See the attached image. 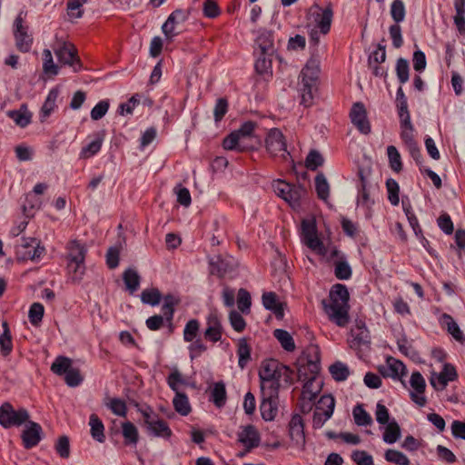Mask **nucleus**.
<instances>
[{"label": "nucleus", "instance_id": "nucleus-1", "mask_svg": "<svg viewBox=\"0 0 465 465\" xmlns=\"http://www.w3.org/2000/svg\"><path fill=\"white\" fill-rule=\"evenodd\" d=\"M297 376L299 381H305L302 399L313 401L321 391V386L313 390V382L321 371V355L318 345L311 344L297 361Z\"/></svg>", "mask_w": 465, "mask_h": 465}, {"label": "nucleus", "instance_id": "nucleus-2", "mask_svg": "<svg viewBox=\"0 0 465 465\" xmlns=\"http://www.w3.org/2000/svg\"><path fill=\"white\" fill-rule=\"evenodd\" d=\"M331 302L322 300V304L324 312L328 315L330 321L339 327H344L349 323V300L350 293L348 288L341 283L332 285L329 294Z\"/></svg>", "mask_w": 465, "mask_h": 465}, {"label": "nucleus", "instance_id": "nucleus-3", "mask_svg": "<svg viewBox=\"0 0 465 465\" xmlns=\"http://www.w3.org/2000/svg\"><path fill=\"white\" fill-rule=\"evenodd\" d=\"M138 411L143 418V424L149 436L163 440H169L172 437L173 431L168 423L160 419L150 406H146L144 409L138 408Z\"/></svg>", "mask_w": 465, "mask_h": 465}, {"label": "nucleus", "instance_id": "nucleus-4", "mask_svg": "<svg viewBox=\"0 0 465 465\" xmlns=\"http://www.w3.org/2000/svg\"><path fill=\"white\" fill-rule=\"evenodd\" d=\"M29 418V412L25 408L15 410L8 401L0 406V425L5 429L19 427L25 424Z\"/></svg>", "mask_w": 465, "mask_h": 465}, {"label": "nucleus", "instance_id": "nucleus-5", "mask_svg": "<svg viewBox=\"0 0 465 465\" xmlns=\"http://www.w3.org/2000/svg\"><path fill=\"white\" fill-rule=\"evenodd\" d=\"M68 267L79 277L84 273V260L87 249L84 244L77 240L71 241L68 243Z\"/></svg>", "mask_w": 465, "mask_h": 465}, {"label": "nucleus", "instance_id": "nucleus-6", "mask_svg": "<svg viewBox=\"0 0 465 465\" xmlns=\"http://www.w3.org/2000/svg\"><path fill=\"white\" fill-rule=\"evenodd\" d=\"M265 145L268 153L272 156H281L284 161L290 157L287 151L286 141L283 134L277 128H272L267 134Z\"/></svg>", "mask_w": 465, "mask_h": 465}, {"label": "nucleus", "instance_id": "nucleus-7", "mask_svg": "<svg viewBox=\"0 0 465 465\" xmlns=\"http://www.w3.org/2000/svg\"><path fill=\"white\" fill-rule=\"evenodd\" d=\"M294 371L287 365L282 363L279 366V372L275 373L272 381H269L265 387V391L270 392V397H278L281 387L287 388L293 383Z\"/></svg>", "mask_w": 465, "mask_h": 465}, {"label": "nucleus", "instance_id": "nucleus-8", "mask_svg": "<svg viewBox=\"0 0 465 465\" xmlns=\"http://www.w3.org/2000/svg\"><path fill=\"white\" fill-rule=\"evenodd\" d=\"M45 252L44 246L35 238H23L22 243L17 247V257L23 261H38Z\"/></svg>", "mask_w": 465, "mask_h": 465}, {"label": "nucleus", "instance_id": "nucleus-9", "mask_svg": "<svg viewBox=\"0 0 465 465\" xmlns=\"http://www.w3.org/2000/svg\"><path fill=\"white\" fill-rule=\"evenodd\" d=\"M14 35L17 49L22 53L29 52L33 37L28 34V27L24 25L23 11L18 14L14 22Z\"/></svg>", "mask_w": 465, "mask_h": 465}, {"label": "nucleus", "instance_id": "nucleus-10", "mask_svg": "<svg viewBox=\"0 0 465 465\" xmlns=\"http://www.w3.org/2000/svg\"><path fill=\"white\" fill-rule=\"evenodd\" d=\"M210 274L222 279L234 271L236 263L232 256L215 255L208 258Z\"/></svg>", "mask_w": 465, "mask_h": 465}, {"label": "nucleus", "instance_id": "nucleus-11", "mask_svg": "<svg viewBox=\"0 0 465 465\" xmlns=\"http://www.w3.org/2000/svg\"><path fill=\"white\" fill-rule=\"evenodd\" d=\"M54 54L60 63L72 66L74 72L76 73L81 70L82 63L73 44L63 43L61 46L54 50Z\"/></svg>", "mask_w": 465, "mask_h": 465}, {"label": "nucleus", "instance_id": "nucleus-12", "mask_svg": "<svg viewBox=\"0 0 465 465\" xmlns=\"http://www.w3.org/2000/svg\"><path fill=\"white\" fill-rule=\"evenodd\" d=\"M25 427L21 433L23 446L26 450L33 449L37 446L43 438V429L41 425L35 421L28 420Z\"/></svg>", "mask_w": 465, "mask_h": 465}, {"label": "nucleus", "instance_id": "nucleus-13", "mask_svg": "<svg viewBox=\"0 0 465 465\" xmlns=\"http://www.w3.org/2000/svg\"><path fill=\"white\" fill-rule=\"evenodd\" d=\"M288 432L292 444L304 450L305 448V432L303 419L300 414H293L288 424Z\"/></svg>", "mask_w": 465, "mask_h": 465}, {"label": "nucleus", "instance_id": "nucleus-14", "mask_svg": "<svg viewBox=\"0 0 465 465\" xmlns=\"http://www.w3.org/2000/svg\"><path fill=\"white\" fill-rule=\"evenodd\" d=\"M311 12L314 16V22L321 33L326 35L330 32L331 25L333 17L331 4H328L325 8H321L318 5H314L311 8Z\"/></svg>", "mask_w": 465, "mask_h": 465}, {"label": "nucleus", "instance_id": "nucleus-15", "mask_svg": "<svg viewBox=\"0 0 465 465\" xmlns=\"http://www.w3.org/2000/svg\"><path fill=\"white\" fill-rule=\"evenodd\" d=\"M350 117L351 123L361 134H368L371 133V124L367 118L365 106L361 102L353 104L350 112Z\"/></svg>", "mask_w": 465, "mask_h": 465}, {"label": "nucleus", "instance_id": "nucleus-16", "mask_svg": "<svg viewBox=\"0 0 465 465\" xmlns=\"http://www.w3.org/2000/svg\"><path fill=\"white\" fill-rule=\"evenodd\" d=\"M237 437L238 441L245 447L246 451L257 448L261 442L260 433L255 426L252 424L241 427Z\"/></svg>", "mask_w": 465, "mask_h": 465}, {"label": "nucleus", "instance_id": "nucleus-17", "mask_svg": "<svg viewBox=\"0 0 465 465\" xmlns=\"http://www.w3.org/2000/svg\"><path fill=\"white\" fill-rule=\"evenodd\" d=\"M411 386L414 391L410 392L411 399L420 407H423L427 403V400L423 395L426 389V382L423 376L419 371L412 372L410 381Z\"/></svg>", "mask_w": 465, "mask_h": 465}, {"label": "nucleus", "instance_id": "nucleus-18", "mask_svg": "<svg viewBox=\"0 0 465 465\" xmlns=\"http://www.w3.org/2000/svg\"><path fill=\"white\" fill-rule=\"evenodd\" d=\"M267 55H273L276 52L274 46L273 32L267 29H261L258 31V35L255 39V51Z\"/></svg>", "mask_w": 465, "mask_h": 465}, {"label": "nucleus", "instance_id": "nucleus-19", "mask_svg": "<svg viewBox=\"0 0 465 465\" xmlns=\"http://www.w3.org/2000/svg\"><path fill=\"white\" fill-rule=\"evenodd\" d=\"M385 366H380L379 371L383 377H391L393 379H399L402 384L405 385L401 378L406 375V366L402 361L393 357H388Z\"/></svg>", "mask_w": 465, "mask_h": 465}, {"label": "nucleus", "instance_id": "nucleus-20", "mask_svg": "<svg viewBox=\"0 0 465 465\" xmlns=\"http://www.w3.org/2000/svg\"><path fill=\"white\" fill-rule=\"evenodd\" d=\"M281 362L274 359H268L262 361L259 370V378L261 381L262 392L265 391V387L269 381L273 382L275 373L279 372V366Z\"/></svg>", "mask_w": 465, "mask_h": 465}, {"label": "nucleus", "instance_id": "nucleus-21", "mask_svg": "<svg viewBox=\"0 0 465 465\" xmlns=\"http://www.w3.org/2000/svg\"><path fill=\"white\" fill-rule=\"evenodd\" d=\"M189 12L183 9H176L168 16L162 26L163 33L167 39H173V37L177 35V33L174 32L175 25L183 23L187 20Z\"/></svg>", "mask_w": 465, "mask_h": 465}, {"label": "nucleus", "instance_id": "nucleus-22", "mask_svg": "<svg viewBox=\"0 0 465 465\" xmlns=\"http://www.w3.org/2000/svg\"><path fill=\"white\" fill-rule=\"evenodd\" d=\"M262 305L268 311H271L277 319L282 320L284 316L285 304L279 301L278 296L273 292H263L262 296Z\"/></svg>", "mask_w": 465, "mask_h": 465}, {"label": "nucleus", "instance_id": "nucleus-23", "mask_svg": "<svg viewBox=\"0 0 465 465\" xmlns=\"http://www.w3.org/2000/svg\"><path fill=\"white\" fill-rule=\"evenodd\" d=\"M263 399L260 405L262 418L266 421L274 420L278 412L277 400L278 397H270V392H262Z\"/></svg>", "mask_w": 465, "mask_h": 465}, {"label": "nucleus", "instance_id": "nucleus-24", "mask_svg": "<svg viewBox=\"0 0 465 465\" xmlns=\"http://www.w3.org/2000/svg\"><path fill=\"white\" fill-rule=\"evenodd\" d=\"M353 336L352 347H361L371 343L370 332L362 320H356L354 328L351 329Z\"/></svg>", "mask_w": 465, "mask_h": 465}, {"label": "nucleus", "instance_id": "nucleus-25", "mask_svg": "<svg viewBox=\"0 0 465 465\" xmlns=\"http://www.w3.org/2000/svg\"><path fill=\"white\" fill-rule=\"evenodd\" d=\"M94 139L88 144L84 146L80 153V158L88 159L95 155L102 147L103 142L105 137V131L101 130L94 134Z\"/></svg>", "mask_w": 465, "mask_h": 465}, {"label": "nucleus", "instance_id": "nucleus-26", "mask_svg": "<svg viewBox=\"0 0 465 465\" xmlns=\"http://www.w3.org/2000/svg\"><path fill=\"white\" fill-rule=\"evenodd\" d=\"M121 433L125 446L136 447L139 441V431L133 422L129 420L122 422Z\"/></svg>", "mask_w": 465, "mask_h": 465}, {"label": "nucleus", "instance_id": "nucleus-27", "mask_svg": "<svg viewBox=\"0 0 465 465\" xmlns=\"http://www.w3.org/2000/svg\"><path fill=\"white\" fill-rule=\"evenodd\" d=\"M163 299V303L162 306V316H163L165 322L173 321L175 312V307L181 302V300L179 297L172 293L165 294Z\"/></svg>", "mask_w": 465, "mask_h": 465}, {"label": "nucleus", "instance_id": "nucleus-28", "mask_svg": "<svg viewBox=\"0 0 465 465\" xmlns=\"http://www.w3.org/2000/svg\"><path fill=\"white\" fill-rule=\"evenodd\" d=\"M210 401H213L217 408H223L226 404L227 394L223 381H217L213 384L211 390Z\"/></svg>", "mask_w": 465, "mask_h": 465}, {"label": "nucleus", "instance_id": "nucleus-29", "mask_svg": "<svg viewBox=\"0 0 465 465\" xmlns=\"http://www.w3.org/2000/svg\"><path fill=\"white\" fill-rule=\"evenodd\" d=\"M7 115L20 127H25L31 123L32 114L25 104L21 105L19 110L8 111Z\"/></svg>", "mask_w": 465, "mask_h": 465}, {"label": "nucleus", "instance_id": "nucleus-30", "mask_svg": "<svg viewBox=\"0 0 465 465\" xmlns=\"http://www.w3.org/2000/svg\"><path fill=\"white\" fill-rule=\"evenodd\" d=\"M89 426L93 439L100 443L104 442V426L102 420L96 414H91L89 419Z\"/></svg>", "mask_w": 465, "mask_h": 465}, {"label": "nucleus", "instance_id": "nucleus-31", "mask_svg": "<svg viewBox=\"0 0 465 465\" xmlns=\"http://www.w3.org/2000/svg\"><path fill=\"white\" fill-rule=\"evenodd\" d=\"M254 53L257 55V59L254 64L256 73L261 75L272 74V62L273 55H267L258 52Z\"/></svg>", "mask_w": 465, "mask_h": 465}, {"label": "nucleus", "instance_id": "nucleus-32", "mask_svg": "<svg viewBox=\"0 0 465 465\" xmlns=\"http://www.w3.org/2000/svg\"><path fill=\"white\" fill-rule=\"evenodd\" d=\"M442 321L443 323L447 326L448 332L459 342L464 343L465 342V335L460 329L459 325L456 323V322L453 320V318L447 314H442Z\"/></svg>", "mask_w": 465, "mask_h": 465}, {"label": "nucleus", "instance_id": "nucleus-33", "mask_svg": "<svg viewBox=\"0 0 465 465\" xmlns=\"http://www.w3.org/2000/svg\"><path fill=\"white\" fill-rule=\"evenodd\" d=\"M359 175L361 178V187L359 189L357 203L358 205L370 209L374 203V201L370 196V193L369 190L367 189L366 181L362 172H360Z\"/></svg>", "mask_w": 465, "mask_h": 465}, {"label": "nucleus", "instance_id": "nucleus-34", "mask_svg": "<svg viewBox=\"0 0 465 465\" xmlns=\"http://www.w3.org/2000/svg\"><path fill=\"white\" fill-rule=\"evenodd\" d=\"M173 404L174 410L183 416H187L191 412L189 400L184 392L175 391Z\"/></svg>", "mask_w": 465, "mask_h": 465}, {"label": "nucleus", "instance_id": "nucleus-35", "mask_svg": "<svg viewBox=\"0 0 465 465\" xmlns=\"http://www.w3.org/2000/svg\"><path fill=\"white\" fill-rule=\"evenodd\" d=\"M237 347L238 365L241 369H244L251 360V347L246 338L240 339Z\"/></svg>", "mask_w": 465, "mask_h": 465}, {"label": "nucleus", "instance_id": "nucleus-36", "mask_svg": "<svg viewBox=\"0 0 465 465\" xmlns=\"http://www.w3.org/2000/svg\"><path fill=\"white\" fill-rule=\"evenodd\" d=\"M123 280L127 290L131 293H134L138 290L141 278L135 270L131 268L125 270L123 273Z\"/></svg>", "mask_w": 465, "mask_h": 465}, {"label": "nucleus", "instance_id": "nucleus-37", "mask_svg": "<svg viewBox=\"0 0 465 465\" xmlns=\"http://www.w3.org/2000/svg\"><path fill=\"white\" fill-rule=\"evenodd\" d=\"M4 331L0 335V352L2 356H8L13 350L11 332L6 322H3Z\"/></svg>", "mask_w": 465, "mask_h": 465}, {"label": "nucleus", "instance_id": "nucleus-38", "mask_svg": "<svg viewBox=\"0 0 465 465\" xmlns=\"http://www.w3.org/2000/svg\"><path fill=\"white\" fill-rule=\"evenodd\" d=\"M335 407V399L331 394L322 395L315 405V410H318L327 418H331Z\"/></svg>", "mask_w": 465, "mask_h": 465}, {"label": "nucleus", "instance_id": "nucleus-39", "mask_svg": "<svg viewBox=\"0 0 465 465\" xmlns=\"http://www.w3.org/2000/svg\"><path fill=\"white\" fill-rule=\"evenodd\" d=\"M401 437V428L395 420H391L387 423L385 430L383 432V440L388 444L396 442Z\"/></svg>", "mask_w": 465, "mask_h": 465}, {"label": "nucleus", "instance_id": "nucleus-40", "mask_svg": "<svg viewBox=\"0 0 465 465\" xmlns=\"http://www.w3.org/2000/svg\"><path fill=\"white\" fill-rule=\"evenodd\" d=\"M315 190L318 198L327 202L330 196V185L322 173H319L315 177Z\"/></svg>", "mask_w": 465, "mask_h": 465}, {"label": "nucleus", "instance_id": "nucleus-41", "mask_svg": "<svg viewBox=\"0 0 465 465\" xmlns=\"http://www.w3.org/2000/svg\"><path fill=\"white\" fill-rule=\"evenodd\" d=\"M302 81L310 84H316L319 75V67L315 61L310 60L301 72Z\"/></svg>", "mask_w": 465, "mask_h": 465}, {"label": "nucleus", "instance_id": "nucleus-42", "mask_svg": "<svg viewBox=\"0 0 465 465\" xmlns=\"http://www.w3.org/2000/svg\"><path fill=\"white\" fill-rule=\"evenodd\" d=\"M273 336L278 340L282 347L286 351H293L295 350L293 338L287 331L282 329H276L273 331Z\"/></svg>", "mask_w": 465, "mask_h": 465}, {"label": "nucleus", "instance_id": "nucleus-43", "mask_svg": "<svg viewBox=\"0 0 465 465\" xmlns=\"http://www.w3.org/2000/svg\"><path fill=\"white\" fill-rule=\"evenodd\" d=\"M59 95V92L57 89H52L48 93V95L41 108V117L47 118L50 116L52 112L54 110L56 104V100Z\"/></svg>", "mask_w": 465, "mask_h": 465}, {"label": "nucleus", "instance_id": "nucleus-44", "mask_svg": "<svg viewBox=\"0 0 465 465\" xmlns=\"http://www.w3.org/2000/svg\"><path fill=\"white\" fill-rule=\"evenodd\" d=\"M329 371L336 381H343L350 375V370L345 363L336 361L329 367Z\"/></svg>", "mask_w": 465, "mask_h": 465}, {"label": "nucleus", "instance_id": "nucleus-45", "mask_svg": "<svg viewBox=\"0 0 465 465\" xmlns=\"http://www.w3.org/2000/svg\"><path fill=\"white\" fill-rule=\"evenodd\" d=\"M72 368V360L65 356H58L51 365V371L58 375H64Z\"/></svg>", "mask_w": 465, "mask_h": 465}, {"label": "nucleus", "instance_id": "nucleus-46", "mask_svg": "<svg viewBox=\"0 0 465 465\" xmlns=\"http://www.w3.org/2000/svg\"><path fill=\"white\" fill-rule=\"evenodd\" d=\"M352 415L358 426H369L372 423L371 415L364 410L362 404H357L353 408Z\"/></svg>", "mask_w": 465, "mask_h": 465}, {"label": "nucleus", "instance_id": "nucleus-47", "mask_svg": "<svg viewBox=\"0 0 465 465\" xmlns=\"http://www.w3.org/2000/svg\"><path fill=\"white\" fill-rule=\"evenodd\" d=\"M88 0H68L66 4V11L69 18L75 19L81 18L84 15L83 5Z\"/></svg>", "mask_w": 465, "mask_h": 465}, {"label": "nucleus", "instance_id": "nucleus-48", "mask_svg": "<svg viewBox=\"0 0 465 465\" xmlns=\"http://www.w3.org/2000/svg\"><path fill=\"white\" fill-rule=\"evenodd\" d=\"M384 458L388 462L396 465H410V459L401 451L389 449L385 451Z\"/></svg>", "mask_w": 465, "mask_h": 465}, {"label": "nucleus", "instance_id": "nucleus-49", "mask_svg": "<svg viewBox=\"0 0 465 465\" xmlns=\"http://www.w3.org/2000/svg\"><path fill=\"white\" fill-rule=\"evenodd\" d=\"M305 193L303 186H296L292 184L285 202H287L292 208L300 207V200L302 194Z\"/></svg>", "mask_w": 465, "mask_h": 465}, {"label": "nucleus", "instance_id": "nucleus-50", "mask_svg": "<svg viewBox=\"0 0 465 465\" xmlns=\"http://www.w3.org/2000/svg\"><path fill=\"white\" fill-rule=\"evenodd\" d=\"M441 380V390H444L449 381H454L458 379V373L455 367L450 363H445L442 371L440 372Z\"/></svg>", "mask_w": 465, "mask_h": 465}, {"label": "nucleus", "instance_id": "nucleus-51", "mask_svg": "<svg viewBox=\"0 0 465 465\" xmlns=\"http://www.w3.org/2000/svg\"><path fill=\"white\" fill-rule=\"evenodd\" d=\"M141 300L145 304L156 306L162 300V294L156 288L145 289L141 293Z\"/></svg>", "mask_w": 465, "mask_h": 465}, {"label": "nucleus", "instance_id": "nucleus-52", "mask_svg": "<svg viewBox=\"0 0 465 465\" xmlns=\"http://www.w3.org/2000/svg\"><path fill=\"white\" fill-rule=\"evenodd\" d=\"M200 331V322L197 319H191L183 329V340L186 342L193 341L197 338Z\"/></svg>", "mask_w": 465, "mask_h": 465}, {"label": "nucleus", "instance_id": "nucleus-53", "mask_svg": "<svg viewBox=\"0 0 465 465\" xmlns=\"http://www.w3.org/2000/svg\"><path fill=\"white\" fill-rule=\"evenodd\" d=\"M251 305L252 299L250 292L247 290L241 288L238 291L237 295V306L239 311L242 313H249Z\"/></svg>", "mask_w": 465, "mask_h": 465}, {"label": "nucleus", "instance_id": "nucleus-54", "mask_svg": "<svg viewBox=\"0 0 465 465\" xmlns=\"http://www.w3.org/2000/svg\"><path fill=\"white\" fill-rule=\"evenodd\" d=\"M387 154H388V158H389L390 167L394 172H397V173L401 172L402 169V163H401V154L398 152L397 148L393 145H389L387 147Z\"/></svg>", "mask_w": 465, "mask_h": 465}, {"label": "nucleus", "instance_id": "nucleus-55", "mask_svg": "<svg viewBox=\"0 0 465 465\" xmlns=\"http://www.w3.org/2000/svg\"><path fill=\"white\" fill-rule=\"evenodd\" d=\"M406 10L402 0H393L391 5V15L395 24L402 22L405 18Z\"/></svg>", "mask_w": 465, "mask_h": 465}, {"label": "nucleus", "instance_id": "nucleus-56", "mask_svg": "<svg viewBox=\"0 0 465 465\" xmlns=\"http://www.w3.org/2000/svg\"><path fill=\"white\" fill-rule=\"evenodd\" d=\"M45 308L40 302H34L28 312V318L32 325L38 326L44 317Z\"/></svg>", "mask_w": 465, "mask_h": 465}, {"label": "nucleus", "instance_id": "nucleus-57", "mask_svg": "<svg viewBox=\"0 0 465 465\" xmlns=\"http://www.w3.org/2000/svg\"><path fill=\"white\" fill-rule=\"evenodd\" d=\"M323 163L324 159L317 150H311L305 159V166L311 171H316Z\"/></svg>", "mask_w": 465, "mask_h": 465}, {"label": "nucleus", "instance_id": "nucleus-58", "mask_svg": "<svg viewBox=\"0 0 465 465\" xmlns=\"http://www.w3.org/2000/svg\"><path fill=\"white\" fill-rule=\"evenodd\" d=\"M43 69L45 74L49 75L58 74V66L54 63L52 53L48 49H45L43 52Z\"/></svg>", "mask_w": 465, "mask_h": 465}, {"label": "nucleus", "instance_id": "nucleus-59", "mask_svg": "<svg viewBox=\"0 0 465 465\" xmlns=\"http://www.w3.org/2000/svg\"><path fill=\"white\" fill-rule=\"evenodd\" d=\"M242 139L238 136L237 134L232 132L228 134L223 141V147L225 150H236V151H243L244 147L241 144Z\"/></svg>", "mask_w": 465, "mask_h": 465}, {"label": "nucleus", "instance_id": "nucleus-60", "mask_svg": "<svg viewBox=\"0 0 465 465\" xmlns=\"http://www.w3.org/2000/svg\"><path fill=\"white\" fill-rule=\"evenodd\" d=\"M409 62L405 58H399L396 63V74L401 84H405L409 81Z\"/></svg>", "mask_w": 465, "mask_h": 465}, {"label": "nucleus", "instance_id": "nucleus-61", "mask_svg": "<svg viewBox=\"0 0 465 465\" xmlns=\"http://www.w3.org/2000/svg\"><path fill=\"white\" fill-rule=\"evenodd\" d=\"M401 138L403 141L406 147L411 145L412 143H415L416 141L414 140L413 136V125L411 124V121H409V124L401 122Z\"/></svg>", "mask_w": 465, "mask_h": 465}, {"label": "nucleus", "instance_id": "nucleus-62", "mask_svg": "<svg viewBox=\"0 0 465 465\" xmlns=\"http://www.w3.org/2000/svg\"><path fill=\"white\" fill-rule=\"evenodd\" d=\"M386 187L388 191V199L392 205H398L400 202L399 193L400 187L398 183L394 179H388L386 182Z\"/></svg>", "mask_w": 465, "mask_h": 465}, {"label": "nucleus", "instance_id": "nucleus-63", "mask_svg": "<svg viewBox=\"0 0 465 465\" xmlns=\"http://www.w3.org/2000/svg\"><path fill=\"white\" fill-rule=\"evenodd\" d=\"M334 275L339 280H348L351 277V268L345 261H339L335 263Z\"/></svg>", "mask_w": 465, "mask_h": 465}, {"label": "nucleus", "instance_id": "nucleus-64", "mask_svg": "<svg viewBox=\"0 0 465 465\" xmlns=\"http://www.w3.org/2000/svg\"><path fill=\"white\" fill-rule=\"evenodd\" d=\"M351 458L357 465H374L372 457L365 450H353Z\"/></svg>", "mask_w": 465, "mask_h": 465}]
</instances>
